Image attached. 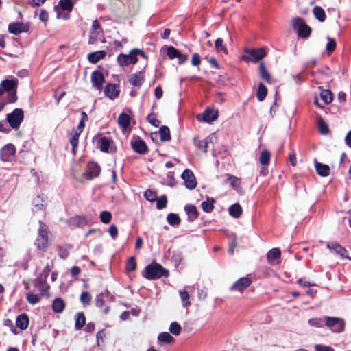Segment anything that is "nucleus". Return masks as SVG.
<instances>
[{
  "mask_svg": "<svg viewBox=\"0 0 351 351\" xmlns=\"http://www.w3.org/2000/svg\"><path fill=\"white\" fill-rule=\"evenodd\" d=\"M138 56L147 58V56L143 50L135 48L132 49L128 54L120 53L117 58V64L121 67L136 64L138 61Z\"/></svg>",
  "mask_w": 351,
  "mask_h": 351,
  "instance_id": "obj_1",
  "label": "nucleus"
},
{
  "mask_svg": "<svg viewBox=\"0 0 351 351\" xmlns=\"http://www.w3.org/2000/svg\"><path fill=\"white\" fill-rule=\"evenodd\" d=\"M143 276L149 280L167 277L169 271L162 267L160 264L152 263L147 265L142 274Z\"/></svg>",
  "mask_w": 351,
  "mask_h": 351,
  "instance_id": "obj_2",
  "label": "nucleus"
},
{
  "mask_svg": "<svg viewBox=\"0 0 351 351\" xmlns=\"http://www.w3.org/2000/svg\"><path fill=\"white\" fill-rule=\"evenodd\" d=\"M38 223V236L34 244L38 250H43L48 246V227L41 220H39Z\"/></svg>",
  "mask_w": 351,
  "mask_h": 351,
  "instance_id": "obj_3",
  "label": "nucleus"
},
{
  "mask_svg": "<svg viewBox=\"0 0 351 351\" xmlns=\"http://www.w3.org/2000/svg\"><path fill=\"white\" fill-rule=\"evenodd\" d=\"M1 86L8 92L7 103H14L17 100L16 88L18 84L17 79L4 80L1 82Z\"/></svg>",
  "mask_w": 351,
  "mask_h": 351,
  "instance_id": "obj_4",
  "label": "nucleus"
},
{
  "mask_svg": "<svg viewBox=\"0 0 351 351\" xmlns=\"http://www.w3.org/2000/svg\"><path fill=\"white\" fill-rule=\"evenodd\" d=\"M325 325L332 332L335 333L343 332L345 330V321L343 319L336 317L325 316Z\"/></svg>",
  "mask_w": 351,
  "mask_h": 351,
  "instance_id": "obj_5",
  "label": "nucleus"
},
{
  "mask_svg": "<svg viewBox=\"0 0 351 351\" xmlns=\"http://www.w3.org/2000/svg\"><path fill=\"white\" fill-rule=\"evenodd\" d=\"M24 119V112L21 108H15L11 113L6 116V120L10 126L14 129L17 130Z\"/></svg>",
  "mask_w": 351,
  "mask_h": 351,
  "instance_id": "obj_6",
  "label": "nucleus"
},
{
  "mask_svg": "<svg viewBox=\"0 0 351 351\" xmlns=\"http://www.w3.org/2000/svg\"><path fill=\"white\" fill-rule=\"evenodd\" d=\"M263 58V47L259 49H246L241 59L245 62L256 63Z\"/></svg>",
  "mask_w": 351,
  "mask_h": 351,
  "instance_id": "obj_7",
  "label": "nucleus"
},
{
  "mask_svg": "<svg viewBox=\"0 0 351 351\" xmlns=\"http://www.w3.org/2000/svg\"><path fill=\"white\" fill-rule=\"evenodd\" d=\"M16 156V147L12 143L4 145L0 149V160L3 162H12Z\"/></svg>",
  "mask_w": 351,
  "mask_h": 351,
  "instance_id": "obj_8",
  "label": "nucleus"
},
{
  "mask_svg": "<svg viewBox=\"0 0 351 351\" xmlns=\"http://www.w3.org/2000/svg\"><path fill=\"white\" fill-rule=\"evenodd\" d=\"M252 281L249 277H243L235 281L230 287L231 291H237L242 293L245 289L250 286Z\"/></svg>",
  "mask_w": 351,
  "mask_h": 351,
  "instance_id": "obj_9",
  "label": "nucleus"
},
{
  "mask_svg": "<svg viewBox=\"0 0 351 351\" xmlns=\"http://www.w3.org/2000/svg\"><path fill=\"white\" fill-rule=\"evenodd\" d=\"M130 145L134 152L139 154H145L149 151L148 147L145 142L138 136L132 139L130 141Z\"/></svg>",
  "mask_w": 351,
  "mask_h": 351,
  "instance_id": "obj_10",
  "label": "nucleus"
},
{
  "mask_svg": "<svg viewBox=\"0 0 351 351\" xmlns=\"http://www.w3.org/2000/svg\"><path fill=\"white\" fill-rule=\"evenodd\" d=\"M101 172L100 166L95 162L88 163L86 171L84 173L83 176L87 180H92L99 176Z\"/></svg>",
  "mask_w": 351,
  "mask_h": 351,
  "instance_id": "obj_11",
  "label": "nucleus"
},
{
  "mask_svg": "<svg viewBox=\"0 0 351 351\" xmlns=\"http://www.w3.org/2000/svg\"><path fill=\"white\" fill-rule=\"evenodd\" d=\"M30 26L28 23L21 22L11 23L8 25V32L14 35H19L23 32H27Z\"/></svg>",
  "mask_w": 351,
  "mask_h": 351,
  "instance_id": "obj_12",
  "label": "nucleus"
},
{
  "mask_svg": "<svg viewBox=\"0 0 351 351\" xmlns=\"http://www.w3.org/2000/svg\"><path fill=\"white\" fill-rule=\"evenodd\" d=\"M182 178L184 181L185 186L187 189L192 190L194 189L197 186V180L196 178L190 169H185L182 174Z\"/></svg>",
  "mask_w": 351,
  "mask_h": 351,
  "instance_id": "obj_13",
  "label": "nucleus"
},
{
  "mask_svg": "<svg viewBox=\"0 0 351 351\" xmlns=\"http://www.w3.org/2000/svg\"><path fill=\"white\" fill-rule=\"evenodd\" d=\"M105 82V77L102 72L98 70L94 71L91 74V82L93 86L98 90L102 89L103 84Z\"/></svg>",
  "mask_w": 351,
  "mask_h": 351,
  "instance_id": "obj_14",
  "label": "nucleus"
},
{
  "mask_svg": "<svg viewBox=\"0 0 351 351\" xmlns=\"http://www.w3.org/2000/svg\"><path fill=\"white\" fill-rule=\"evenodd\" d=\"M281 251L279 248H273L267 254V261L271 265H277L280 263Z\"/></svg>",
  "mask_w": 351,
  "mask_h": 351,
  "instance_id": "obj_15",
  "label": "nucleus"
},
{
  "mask_svg": "<svg viewBox=\"0 0 351 351\" xmlns=\"http://www.w3.org/2000/svg\"><path fill=\"white\" fill-rule=\"evenodd\" d=\"M128 82L132 86L140 88L145 82L144 71H140L132 74L128 78Z\"/></svg>",
  "mask_w": 351,
  "mask_h": 351,
  "instance_id": "obj_16",
  "label": "nucleus"
},
{
  "mask_svg": "<svg viewBox=\"0 0 351 351\" xmlns=\"http://www.w3.org/2000/svg\"><path fill=\"white\" fill-rule=\"evenodd\" d=\"M119 87L115 84H108L104 88V94L110 99H114L119 97Z\"/></svg>",
  "mask_w": 351,
  "mask_h": 351,
  "instance_id": "obj_17",
  "label": "nucleus"
},
{
  "mask_svg": "<svg viewBox=\"0 0 351 351\" xmlns=\"http://www.w3.org/2000/svg\"><path fill=\"white\" fill-rule=\"evenodd\" d=\"M34 286L40 291L42 295H47L49 285L47 283V278L38 276L34 280Z\"/></svg>",
  "mask_w": 351,
  "mask_h": 351,
  "instance_id": "obj_18",
  "label": "nucleus"
},
{
  "mask_svg": "<svg viewBox=\"0 0 351 351\" xmlns=\"http://www.w3.org/2000/svg\"><path fill=\"white\" fill-rule=\"evenodd\" d=\"M95 141L96 142L97 147L99 148V149L103 152H108L110 143L112 141L106 137L99 136L98 137L95 138Z\"/></svg>",
  "mask_w": 351,
  "mask_h": 351,
  "instance_id": "obj_19",
  "label": "nucleus"
},
{
  "mask_svg": "<svg viewBox=\"0 0 351 351\" xmlns=\"http://www.w3.org/2000/svg\"><path fill=\"white\" fill-rule=\"evenodd\" d=\"M327 247L333 250L337 254H339L342 258H348L347 250L337 243H328L327 245Z\"/></svg>",
  "mask_w": 351,
  "mask_h": 351,
  "instance_id": "obj_20",
  "label": "nucleus"
},
{
  "mask_svg": "<svg viewBox=\"0 0 351 351\" xmlns=\"http://www.w3.org/2000/svg\"><path fill=\"white\" fill-rule=\"evenodd\" d=\"M29 317L27 314L22 313L17 316L16 319V326L21 330H25L29 325Z\"/></svg>",
  "mask_w": 351,
  "mask_h": 351,
  "instance_id": "obj_21",
  "label": "nucleus"
},
{
  "mask_svg": "<svg viewBox=\"0 0 351 351\" xmlns=\"http://www.w3.org/2000/svg\"><path fill=\"white\" fill-rule=\"evenodd\" d=\"M106 51L104 50L92 52L88 55V60L93 64L97 63L100 60L104 59L106 56Z\"/></svg>",
  "mask_w": 351,
  "mask_h": 351,
  "instance_id": "obj_22",
  "label": "nucleus"
},
{
  "mask_svg": "<svg viewBox=\"0 0 351 351\" xmlns=\"http://www.w3.org/2000/svg\"><path fill=\"white\" fill-rule=\"evenodd\" d=\"M69 225L72 228L83 227L86 225L87 220L84 216H75L69 219Z\"/></svg>",
  "mask_w": 351,
  "mask_h": 351,
  "instance_id": "obj_23",
  "label": "nucleus"
},
{
  "mask_svg": "<svg viewBox=\"0 0 351 351\" xmlns=\"http://www.w3.org/2000/svg\"><path fill=\"white\" fill-rule=\"evenodd\" d=\"M315 167L317 173L322 177H326L330 174V167L328 165L315 162Z\"/></svg>",
  "mask_w": 351,
  "mask_h": 351,
  "instance_id": "obj_24",
  "label": "nucleus"
},
{
  "mask_svg": "<svg viewBox=\"0 0 351 351\" xmlns=\"http://www.w3.org/2000/svg\"><path fill=\"white\" fill-rule=\"evenodd\" d=\"M184 210L188 215V220L193 221L198 217V211L197 208L192 204H186L184 206Z\"/></svg>",
  "mask_w": 351,
  "mask_h": 351,
  "instance_id": "obj_25",
  "label": "nucleus"
},
{
  "mask_svg": "<svg viewBox=\"0 0 351 351\" xmlns=\"http://www.w3.org/2000/svg\"><path fill=\"white\" fill-rule=\"evenodd\" d=\"M218 117V112L215 110L206 109L202 114V119L205 122L210 123Z\"/></svg>",
  "mask_w": 351,
  "mask_h": 351,
  "instance_id": "obj_26",
  "label": "nucleus"
},
{
  "mask_svg": "<svg viewBox=\"0 0 351 351\" xmlns=\"http://www.w3.org/2000/svg\"><path fill=\"white\" fill-rule=\"evenodd\" d=\"M291 25L293 29L298 34L306 25V22L304 19L301 17H295L291 20Z\"/></svg>",
  "mask_w": 351,
  "mask_h": 351,
  "instance_id": "obj_27",
  "label": "nucleus"
},
{
  "mask_svg": "<svg viewBox=\"0 0 351 351\" xmlns=\"http://www.w3.org/2000/svg\"><path fill=\"white\" fill-rule=\"evenodd\" d=\"M118 123L123 129H126L130 125V117L123 112L118 117Z\"/></svg>",
  "mask_w": 351,
  "mask_h": 351,
  "instance_id": "obj_28",
  "label": "nucleus"
},
{
  "mask_svg": "<svg viewBox=\"0 0 351 351\" xmlns=\"http://www.w3.org/2000/svg\"><path fill=\"white\" fill-rule=\"evenodd\" d=\"M313 14L319 22H324L326 16L324 10L320 6H315L313 9Z\"/></svg>",
  "mask_w": 351,
  "mask_h": 351,
  "instance_id": "obj_29",
  "label": "nucleus"
},
{
  "mask_svg": "<svg viewBox=\"0 0 351 351\" xmlns=\"http://www.w3.org/2000/svg\"><path fill=\"white\" fill-rule=\"evenodd\" d=\"M215 201L213 197H207L206 201L201 204L202 210L206 213H211L214 209V204Z\"/></svg>",
  "mask_w": 351,
  "mask_h": 351,
  "instance_id": "obj_30",
  "label": "nucleus"
},
{
  "mask_svg": "<svg viewBox=\"0 0 351 351\" xmlns=\"http://www.w3.org/2000/svg\"><path fill=\"white\" fill-rule=\"evenodd\" d=\"M227 180L230 182L231 186L235 190L238 191L241 189V180L240 178L232 176L230 173L226 174Z\"/></svg>",
  "mask_w": 351,
  "mask_h": 351,
  "instance_id": "obj_31",
  "label": "nucleus"
},
{
  "mask_svg": "<svg viewBox=\"0 0 351 351\" xmlns=\"http://www.w3.org/2000/svg\"><path fill=\"white\" fill-rule=\"evenodd\" d=\"M65 308V304L62 299L56 298L52 304V308L56 313H61Z\"/></svg>",
  "mask_w": 351,
  "mask_h": 351,
  "instance_id": "obj_32",
  "label": "nucleus"
},
{
  "mask_svg": "<svg viewBox=\"0 0 351 351\" xmlns=\"http://www.w3.org/2000/svg\"><path fill=\"white\" fill-rule=\"evenodd\" d=\"M229 214L234 218H238L242 213V208L238 203L234 204L229 208Z\"/></svg>",
  "mask_w": 351,
  "mask_h": 351,
  "instance_id": "obj_33",
  "label": "nucleus"
},
{
  "mask_svg": "<svg viewBox=\"0 0 351 351\" xmlns=\"http://www.w3.org/2000/svg\"><path fill=\"white\" fill-rule=\"evenodd\" d=\"M320 98L324 105L329 104L332 101V94L330 90H322L320 93Z\"/></svg>",
  "mask_w": 351,
  "mask_h": 351,
  "instance_id": "obj_34",
  "label": "nucleus"
},
{
  "mask_svg": "<svg viewBox=\"0 0 351 351\" xmlns=\"http://www.w3.org/2000/svg\"><path fill=\"white\" fill-rule=\"evenodd\" d=\"M159 133L161 141H169L171 140L170 130L167 126H161L159 130Z\"/></svg>",
  "mask_w": 351,
  "mask_h": 351,
  "instance_id": "obj_35",
  "label": "nucleus"
},
{
  "mask_svg": "<svg viewBox=\"0 0 351 351\" xmlns=\"http://www.w3.org/2000/svg\"><path fill=\"white\" fill-rule=\"evenodd\" d=\"M167 221L170 226H179L181 222L179 215L173 213L167 215Z\"/></svg>",
  "mask_w": 351,
  "mask_h": 351,
  "instance_id": "obj_36",
  "label": "nucleus"
},
{
  "mask_svg": "<svg viewBox=\"0 0 351 351\" xmlns=\"http://www.w3.org/2000/svg\"><path fill=\"white\" fill-rule=\"evenodd\" d=\"M86 324V317L82 312L78 313L76 315L75 328L80 330Z\"/></svg>",
  "mask_w": 351,
  "mask_h": 351,
  "instance_id": "obj_37",
  "label": "nucleus"
},
{
  "mask_svg": "<svg viewBox=\"0 0 351 351\" xmlns=\"http://www.w3.org/2000/svg\"><path fill=\"white\" fill-rule=\"evenodd\" d=\"M212 139L213 136H209L204 140L198 141L195 145L199 149L202 150L204 153H206L208 151V145L210 143H212Z\"/></svg>",
  "mask_w": 351,
  "mask_h": 351,
  "instance_id": "obj_38",
  "label": "nucleus"
},
{
  "mask_svg": "<svg viewBox=\"0 0 351 351\" xmlns=\"http://www.w3.org/2000/svg\"><path fill=\"white\" fill-rule=\"evenodd\" d=\"M317 127L321 134L326 135L329 133L328 126L322 117L317 120Z\"/></svg>",
  "mask_w": 351,
  "mask_h": 351,
  "instance_id": "obj_39",
  "label": "nucleus"
},
{
  "mask_svg": "<svg viewBox=\"0 0 351 351\" xmlns=\"http://www.w3.org/2000/svg\"><path fill=\"white\" fill-rule=\"evenodd\" d=\"M174 340V338L167 332H161L158 336V341L160 342L171 343Z\"/></svg>",
  "mask_w": 351,
  "mask_h": 351,
  "instance_id": "obj_40",
  "label": "nucleus"
},
{
  "mask_svg": "<svg viewBox=\"0 0 351 351\" xmlns=\"http://www.w3.org/2000/svg\"><path fill=\"white\" fill-rule=\"evenodd\" d=\"M44 200L39 196H36L33 200L34 211L43 210L45 208Z\"/></svg>",
  "mask_w": 351,
  "mask_h": 351,
  "instance_id": "obj_41",
  "label": "nucleus"
},
{
  "mask_svg": "<svg viewBox=\"0 0 351 351\" xmlns=\"http://www.w3.org/2000/svg\"><path fill=\"white\" fill-rule=\"evenodd\" d=\"M311 32V27L306 23L304 27H302V29H301V30L298 33V36L301 38L306 39L310 36Z\"/></svg>",
  "mask_w": 351,
  "mask_h": 351,
  "instance_id": "obj_42",
  "label": "nucleus"
},
{
  "mask_svg": "<svg viewBox=\"0 0 351 351\" xmlns=\"http://www.w3.org/2000/svg\"><path fill=\"white\" fill-rule=\"evenodd\" d=\"M179 293H180V298H181V300L182 302V306L186 308L189 306L191 305V302L189 301V299H190L189 293L185 290L179 291Z\"/></svg>",
  "mask_w": 351,
  "mask_h": 351,
  "instance_id": "obj_43",
  "label": "nucleus"
},
{
  "mask_svg": "<svg viewBox=\"0 0 351 351\" xmlns=\"http://www.w3.org/2000/svg\"><path fill=\"white\" fill-rule=\"evenodd\" d=\"M80 302L84 306L90 305L92 300V296L90 293L88 291H83L80 295Z\"/></svg>",
  "mask_w": 351,
  "mask_h": 351,
  "instance_id": "obj_44",
  "label": "nucleus"
},
{
  "mask_svg": "<svg viewBox=\"0 0 351 351\" xmlns=\"http://www.w3.org/2000/svg\"><path fill=\"white\" fill-rule=\"evenodd\" d=\"M59 5L63 11L71 12L73 5L71 0H60Z\"/></svg>",
  "mask_w": 351,
  "mask_h": 351,
  "instance_id": "obj_45",
  "label": "nucleus"
},
{
  "mask_svg": "<svg viewBox=\"0 0 351 351\" xmlns=\"http://www.w3.org/2000/svg\"><path fill=\"white\" fill-rule=\"evenodd\" d=\"M80 134L75 132L70 139V143L72 145V152L73 154H75L76 150L78 147L79 136Z\"/></svg>",
  "mask_w": 351,
  "mask_h": 351,
  "instance_id": "obj_46",
  "label": "nucleus"
},
{
  "mask_svg": "<svg viewBox=\"0 0 351 351\" xmlns=\"http://www.w3.org/2000/svg\"><path fill=\"white\" fill-rule=\"evenodd\" d=\"M136 262L134 256L130 257L125 264V269L127 271H133L136 269Z\"/></svg>",
  "mask_w": 351,
  "mask_h": 351,
  "instance_id": "obj_47",
  "label": "nucleus"
},
{
  "mask_svg": "<svg viewBox=\"0 0 351 351\" xmlns=\"http://www.w3.org/2000/svg\"><path fill=\"white\" fill-rule=\"evenodd\" d=\"M169 330L173 335H179L181 332L182 327L178 322H173L170 324Z\"/></svg>",
  "mask_w": 351,
  "mask_h": 351,
  "instance_id": "obj_48",
  "label": "nucleus"
},
{
  "mask_svg": "<svg viewBox=\"0 0 351 351\" xmlns=\"http://www.w3.org/2000/svg\"><path fill=\"white\" fill-rule=\"evenodd\" d=\"M337 43L334 38H328V42L326 46V51L328 54H331L336 49Z\"/></svg>",
  "mask_w": 351,
  "mask_h": 351,
  "instance_id": "obj_49",
  "label": "nucleus"
},
{
  "mask_svg": "<svg viewBox=\"0 0 351 351\" xmlns=\"http://www.w3.org/2000/svg\"><path fill=\"white\" fill-rule=\"evenodd\" d=\"M156 208L158 210H162L167 207V199L166 195H162L159 198L156 197Z\"/></svg>",
  "mask_w": 351,
  "mask_h": 351,
  "instance_id": "obj_50",
  "label": "nucleus"
},
{
  "mask_svg": "<svg viewBox=\"0 0 351 351\" xmlns=\"http://www.w3.org/2000/svg\"><path fill=\"white\" fill-rule=\"evenodd\" d=\"M102 36H103V32L90 31L88 43L92 44V45L96 43L99 37Z\"/></svg>",
  "mask_w": 351,
  "mask_h": 351,
  "instance_id": "obj_51",
  "label": "nucleus"
},
{
  "mask_svg": "<svg viewBox=\"0 0 351 351\" xmlns=\"http://www.w3.org/2000/svg\"><path fill=\"white\" fill-rule=\"evenodd\" d=\"M112 214L109 211H102L100 213V220L105 224L109 223L112 220Z\"/></svg>",
  "mask_w": 351,
  "mask_h": 351,
  "instance_id": "obj_52",
  "label": "nucleus"
},
{
  "mask_svg": "<svg viewBox=\"0 0 351 351\" xmlns=\"http://www.w3.org/2000/svg\"><path fill=\"white\" fill-rule=\"evenodd\" d=\"M180 52V51L178 49L174 47L171 46L167 48V54L170 59L173 60L178 57Z\"/></svg>",
  "mask_w": 351,
  "mask_h": 351,
  "instance_id": "obj_53",
  "label": "nucleus"
},
{
  "mask_svg": "<svg viewBox=\"0 0 351 351\" xmlns=\"http://www.w3.org/2000/svg\"><path fill=\"white\" fill-rule=\"evenodd\" d=\"M147 121L155 127H158L160 121L157 119L156 114L153 112L149 114L147 117Z\"/></svg>",
  "mask_w": 351,
  "mask_h": 351,
  "instance_id": "obj_54",
  "label": "nucleus"
},
{
  "mask_svg": "<svg viewBox=\"0 0 351 351\" xmlns=\"http://www.w3.org/2000/svg\"><path fill=\"white\" fill-rule=\"evenodd\" d=\"M308 323L311 326L316 328H321L323 326V319L322 318L315 317L309 319Z\"/></svg>",
  "mask_w": 351,
  "mask_h": 351,
  "instance_id": "obj_55",
  "label": "nucleus"
},
{
  "mask_svg": "<svg viewBox=\"0 0 351 351\" xmlns=\"http://www.w3.org/2000/svg\"><path fill=\"white\" fill-rule=\"evenodd\" d=\"M26 299H27V302L30 304H32V305H34V304L38 303L40 301V298H39L38 295L36 294L32 293H27Z\"/></svg>",
  "mask_w": 351,
  "mask_h": 351,
  "instance_id": "obj_56",
  "label": "nucleus"
},
{
  "mask_svg": "<svg viewBox=\"0 0 351 351\" xmlns=\"http://www.w3.org/2000/svg\"><path fill=\"white\" fill-rule=\"evenodd\" d=\"M144 197L149 202L156 201L157 195L155 192L150 189H147L144 193Z\"/></svg>",
  "mask_w": 351,
  "mask_h": 351,
  "instance_id": "obj_57",
  "label": "nucleus"
},
{
  "mask_svg": "<svg viewBox=\"0 0 351 351\" xmlns=\"http://www.w3.org/2000/svg\"><path fill=\"white\" fill-rule=\"evenodd\" d=\"M105 295L103 293L97 294L95 298V305L97 308H101L104 304Z\"/></svg>",
  "mask_w": 351,
  "mask_h": 351,
  "instance_id": "obj_58",
  "label": "nucleus"
},
{
  "mask_svg": "<svg viewBox=\"0 0 351 351\" xmlns=\"http://www.w3.org/2000/svg\"><path fill=\"white\" fill-rule=\"evenodd\" d=\"M57 250H58V256L62 259H66L69 256V253L66 248H64L62 246L58 245Z\"/></svg>",
  "mask_w": 351,
  "mask_h": 351,
  "instance_id": "obj_59",
  "label": "nucleus"
},
{
  "mask_svg": "<svg viewBox=\"0 0 351 351\" xmlns=\"http://www.w3.org/2000/svg\"><path fill=\"white\" fill-rule=\"evenodd\" d=\"M215 48L218 51H226V49L223 45V40L222 38H217L215 43Z\"/></svg>",
  "mask_w": 351,
  "mask_h": 351,
  "instance_id": "obj_60",
  "label": "nucleus"
},
{
  "mask_svg": "<svg viewBox=\"0 0 351 351\" xmlns=\"http://www.w3.org/2000/svg\"><path fill=\"white\" fill-rule=\"evenodd\" d=\"M108 232L110 237L115 239L118 235V228L114 224H111L108 228Z\"/></svg>",
  "mask_w": 351,
  "mask_h": 351,
  "instance_id": "obj_61",
  "label": "nucleus"
},
{
  "mask_svg": "<svg viewBox=\"0 0 351 351\" xmlns=\"http://www.w3.org/2000/svg\"><path fill=\"white\" fill-rule=\"evenodd\" d=\"M4 325L6 326L7 327L10 328V330L14 333V334H17V330H16V327L14 326V323L12 322V321L10 319H6L4 320Z\"/></svg>",
  "mask_w": 351,
  "mask_h": 351,
  "instance_id": "obj_62",
  "label": "nucleus"
},
{
  "mask_svg": "<svg viewBox=\"0 0 351 351\" xmlns=\"http://www.w3.org/2000/svg\"><path fill=\"white\" fill-rule=\"evenodd\" d=\"M315 351H335V350L328 346H324L322 344H317L315 346Z\"/></svg>",
  "mask_w": 351,
  "mask_h": 351,
  "instance_id": "obj_63",
  "label": "nucleus"
},
{
  "mask_svg": "<svg viewBox=\"0 0 351 351\" xmlns=\"http://www.w3.org/2000/svg\"><path fill=\"white\" fill-rule=\"evenodd\" d=\"M201 64L200 56L198 53H193L191 59V64L194 66H197Z\"/></svg>",
  "mask_w": 351,
  "mask_h": 351,
  "instance_id": "obj_64",
  "label": "nucleus"
}]
</instances>
